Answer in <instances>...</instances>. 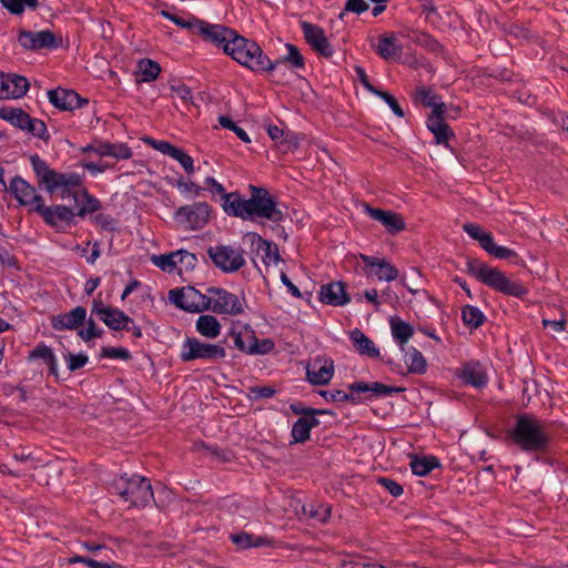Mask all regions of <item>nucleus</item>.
<instances>
[{
  "mask_svg": "<svg viewBox=\"0 0 568 568\" xmlns=\"http://www.w3.org/2000/svg\"><path fill=\"white\" fill-rule=\"evenodd\" d=\"M29 89L27 78L14 73H0V99L23 97Z\"/></svg>",
  "mask_w": 568,
  "mask_h": 568,
  "instance_id": "obj_21",
  "label": "nucleus"
},
{
  "mask_svg": "<svg viewBox=\"0 0 568 568\" xmlns=\"http://www.w3.org/2000/svg\"><path fill=\"white\" fill-rule=\"evenodd\" d=\"M210 300V308L217 314L240 315L244 312L243 302L236 294L224 288L209 287L206 290Z\"/></svg>",
  "mask_w": 568,
  "mask_h": 568,
  "instance_id": "obj_11",
  "label": "nucleus"
},
{
  "mask_svg": "<svg viewBox=\"0 0 568 568\" xmlns=\"http://www.w3.org/2000/svg\"><path fill=\"white\" fill-rule=\"evenodd\" d=\"M307 379L313 385H326L334 375V362L326 357H316L307 368Z\"/></svg>",
  "mask_w": 568,
  "mask_h": 568,
  "instance_id": "obj_22",
  "label": "nucleus"
},
{
  "mask_svg": "<svg viewBox=\"0 0 568 568\" xmlns=\"http://www.w3.org/2000/svg\"><path fill=\"white\" fill-rule=\"evenodd\" d=\"M377 484L384 487L393 497H399L403 494V487L396 480L387 477H378Z\"/></svg>",
  "mask_w": 568,
  "mask_h": 568,
  "instance_id": "obj_57",
  "label": "nucleus"
},
{
  "mask_svg": "<svg viewBox=\"0 0 568 568\" xmlns=\"http://www.w3.org/2000/svg\"><path fill=\"white\" fill-rule=\"evenodd\" d=\"M169 296L175 306L190 313H200L210 308L209 294H201L191 286L172 290Z\"/></svg>",
  "mask_w": 568,
  "mask_h": 568,
  "instance_id": "obj_9",
  "label": "nucleus"
},
{
  "mask_svg": "<svg viewBox=\"0 0 568 568\" xmlns=\"http://www.w3.org/2000/svg\"><path fill=\"white\" fill-rule=\"evenodd\" d=\"M111 488L118 494L123 501L129 503L131 506H145L153 499V490L149 479L133 475L120 476L114 479Z\"/></svg>",
  "mask_w": 568,
  "mask_h": 568,
  "instance_id": "obj_6",
  "label": "nucleus"
},
{
  "mask_svg": "<svg viewBox=\"0 0 568 568\" xmlns=\"http://www.w3.org/2000/svg\"><path fill=\"white\" fill-rule=\"evenodd\" d=\"M409 38L414 43L425 48L433 53H440L443 51V45L426 32L413 31L412 34H409Z\"/></svg>",
  "mask_w": 568,
  "mask_h": 568,
  "instance_id": "obj_42",
  "label": "nucleus"
},
{
  "mask_svg": "<svg viewBox=\"0 0 568 568\" xmlns=\"http://www.w3.org/2000/svg\"><path fill=\"white\" fill-rule=\"evenodd\" d=\"M196 331L206 338H215L221 333V324L213 315H201L196 321Z\"/></svg>",
  "mask_w": 568,
  "mask_h": 568,
  "instance_id": "obj_36",
  "label": "nucleus"
},
{
  "mask_svg": "<svg viewBox=\"0 0 568 568\" xmlns=\"http://www.w3.org/2000/svg\"><path fill=\"white\" fill-rule=\"evenodd\" d=\"M301 28L304 34V39L311 48L318 54L331 58L334 53L332 44L329 43L324 30L311 22L301 21Z\"/></svg>",
  "mask_w": 568,
  "mask_h": 568,
  "instance_id": "obj_17",
  "label": "nucleus"
},
{
  "mask_svg": "<svg viewBox=\"0 0 568 568\" xmlns=\"http://www.w3.org/2000/svg\"><path fill=\"white\" fill-rule=\"evenodd\" d=\"M92 313L95 314L110 329L121 331L129 324H133V320L119 308L105 306L102 301L94 300Z\"/></svg>",
  "mask_w": 568,
  "mask_h": 568,
  "instance_id": "obj_15",
  "label": "nucleus"
},
{
  "mask_svg": "<svg viewBox=\"0 0 568 568\" xmlns=\"http://www.w3.org/2000/svg\"><path fill=\"white\" fill-rule=\"evenodd\" d=\"M248 190L251 192L248 199H242L239 192H231L226 201L234 197V202L229 203L227 215L245 221L263 219L276 224L284 220V212L267 189L250 184Z\"/></svg>",
  "mask_w": 568,
  "mask_h": 568,
  "instance_id": "obj_2",
  "label": "nucleus"
},
{
  "mask_svg": "<svg viewBox=\"0 0 568 568\" xmlns=\"http://www.w3.org/2000/svg\"><path fill=\"white\" fill-rule=\"evenodd\" d=\"M303 510L308 517L314 518L321 523L326 521L331 517V507L327 505H308V507L304 506Z\"/></svg>",
  "mask_w": 568,
  "mask_h": 568,
  "instance_id": "obj_50",
  "label": "nucleus"
},
{
  "mask_svg": "<svg viewBox=\"0 0 568 568\" xmlns=\"http://www.w3.org/2000/svg\"><path fill=\"white\" fill-rule=\"evenodd\" d=\"M508 435L511 442L525 452H544L550 442L546 422L530 414L517 415Z\"/></svg>",
  "mask_w": 568,
  "mask_h": 568,
  "instance_id": "obj_4",
  "label": "nucleus"
},
{
  "mask_svg": "<svg viewBox=\"0 0 568 568\" xmlns=\"http://www.w3.org/2000/svg\"><path fill=\"white\" fill-rule=\"evenodd\" d=\"M65 361L68 363V368L71 372H74L77 369H80L88 363V356L84 354H71L69 353L65 356Z\"/></svg>",
  "mask_w": 568,
  "mask_h": 568,
  "instance_id": "obj_61",
  "label": "nucleus"
},
{
  "mask_svg": "<svg viewBox=\"0 0 568 568\" xmlns=\"http://www.w3.org/2000/svg\"><path fill=\"white\" fill-rule=\"evenodd\" d=\"M390 329L394 339L400 347V351L405 352V345L414 334L413 326L400 318H392Z\"/></svg>",
  "mask_w": 568,
  "mask_h": 568,
  "instance_id": "obj_32",
  "label": "nucleus"
},
{
  "mask_svg": "<svg viewBox=\"0 0 568 568\" xmlns=\"http://www.w3.org/2000/svg\"><path fill=\"white\" fill-rule=\"evenodd\" d=\"M363 207L364 212L374 221L379 222L388 233L397 234L405 230L406 225L400 214L388 210L372 207L367 203H364Z\"/></svg>",
  "mask_w": 568,
  "mask_h": 568,
  "instance_id": "obj_18",
  "label": "nucleus"
},
{
  "mask_svg": "<svg viewBox=\"0 0 568 568\" xmlns=\"http://www.w3.org/2000/svg\"><path fill=\"white\" fill-rule=\"evenodd\" d=\"M204 183L212 189L213 192H216L217 194L221 195V205L224 210V212L226 213V209H229V203L230 202H234V197H231L229 201H226L227 196L231 195V193H226L225 192V189L223 187V185L221 183H219L212 176H207L205 180H204Z\"/></svg>",
  "mask_w": 568,
  "mask_h": 568,
  "instance_id": "obj_51",
  "label": "nucleus"
},
{
  "mask_svg": "<svg viewBox=\"0 0 568 568\" xmlns=\"http://www.w3.org/2000/svg\"><path fill=\"white\" fill-rule=\"evenodd\" d=\"M466 271L483 284L503 294L524 297L528 293L520 282L511 281L498 268L490 267L478 260H468Z\"/></svg>",
  "mask_w": 568,
  "mask_h": 568,
  "instance_id": "obj_5",
  "label": "nucleus"
},
{
  "mask_svg": "<svg viewBox=\"0 0 568 568\" xmlns=\"http://www.w3.org/2000/svg\"><path fill=\"white\" fill-rule=\"evenodd\" d=\"M318 298L322 303L332 306H344L351 301L343 282H331L322 285Z\"/></svg>",
  "mask_w": 568,
  "mask_h": 568,
  "instance_id": "obj_23",
  "label": "nucleus"
},
{
  "mask_svg": "<svg viewBox=\"0 0 568 568\" xmlns=\"http://www.w3.org/2000/svg\"><path fill=\"white\" fill-rule=\"evenodd\" d=\"M207 254L215 267L224 273H234L245 265L242 251L230 245H215L207 248Z\"/></svg>",
  "mask_w": 568,
  "mask_h": 568,
  "instance_id": "obj_10",
  "label": "nucleus"
},
{
  "mask_svg": "<svg viewBox=\"0 0 568 568\" xmlns=\"http://www.w3.org/2000/svg\"><path fill=\"white\" fill-rule=\"evenodd\" d=\"M369 8L365 0H347L344 10L339 13V19H343L346 12L361 14Z\"/></svg>",
  "mask_w": 568,
  "mask_h": 568,
  "instance_id": "obj_56",
  "label": "nucleus"
},
{
  "mask_svg": "<svg viewBox=\"0 0 568 568\" xmlns=\"http://www.w3.org/2000/svg\"><path fill=\"white\" fill-rule=\"evenodd\" d=\"M7 190L14 195L20 204L32 205L33 210L34 206L41 205L43 202L42 196L37 193L36 189L20 176L13 178Z\"/></svg>",
  "mask_w": 568,
  "mask_h": 568,
  "instance_id": "obj_19",
  "label": "nucleus"
},
{
  "mask_svg": "<svg viewBox=\"0 0 568 568\" xmlns=\"http://www.w3.org/2000/svg\"><path fill=\"white\" fill-rule=\"evenodd\" d=\"M290 408L295 415H301V417L302 416H311V415L316 417V415H322V414L328 413L325 409H315V408L305 407L304 404L300 403V402L291 404Z\"/></svg>",
  "mask_w": 568,
  "mask_h": 568,
  "instance_id": "obj_59",
  "label": "nucleus"
},
{
  "mask_svg": "<svg viewBox=\"0 0 568 568\" xmlns=\"http://www.w3.org/2000/svg\"><path fill=\"white\" fill-rule=\"evenodd\" d=\"M49 101L60 110H73L80 108L88 100H82L73 90L55 89L48 92Z\"/></svg>",
  "mask_w": 568,
  "mask_h": 568,
  "instance_id": "obj_25",
  "label": "nucleus"
},
{
  "mask_svg": "<svg viewBox=\"0 0 568 568\" xmlns=\"http://www.w3.org/2000/svg\"><path fill=\"white\" fill-rule=\"evenodd\" d=\"M375 95L382 98L389 105V108L393 110V112L397 116H399V118L404 116L403 109L400 108V105L398 104L397 100L392 94H389L386 91L379 90L378 92H376Z\"/></svg>",
  "mask_w": 568,
  "mask_h": 568,
  "instance_id": "obj_62",
  "label": "nucleus"
},
{
  "mask_svg": "<svg viewBox=\"0 0 568 568\" xmlns=\"http://www.w3.org/2000/svg\"><path fill=\"white\" fill-rule=\"evenodd\" d=\"M95 152L101 156H112L116 160H126L132 156L131 149L124 143H100Z\"/></svg>",
  "mask_w": 568,
  "mask_h": 568,
  "instance_id": "obj_33",
  "label": "nucleus"
},
{
  "mask_svg": "<svg viewBox=\"0 0 568 568\" xmlns=\"http://www.w3.org/2000/svg\"><path fill=\"white\" fill-rule=\"evenodd\" d=\"M214 29L216 30V37L213 38L212 43L222 47L224 52L240 64L253 71L270 72L274 70L272 60L263 53L256 42L250 41L234 30L221 24Z\"/></svg>",
  "mask_w": 568,
  "mask_h": 568,
  "instance_id": "obj_3",
  "label": "nucleus"
},
{
  "mask_svg": "<svg viewBox=\"0 0 568 568\" xmlns=\"http://www.w3.org/2000/svg\"><path fill=\"white\" fill-rule=\"evenodd\" d=\"M485 251L496 258L511 260L517 258V253L508 247L497 245L494 237L490 240V244H487Z\"/></svg>",
  "mask_w": 568,
  "mask_h": 568,
  "instance_id": "obj_48",
  "label": "nucleus"
},
{
  "mask_svg": "<svg viewBox=\"0 0 568 568\" xmlns=\"http://www.w3.org/2000/svg\"><path fill=\"white\" fill-rule=\"evenodd\" d=\"M463 230L474 240H477L485 250L487 244H490V240L493 239L490 233L485 232L478 224L466 223L463 225Z\"/></svg>",
  "mask_w": 568,
  "mask_h": 568,
  "instance_id": "obj_46",
  "label": "nucleus"
},
{
  "mask_svg": "<svg viewBox=\"0 0 568 568\" xmlns=\"http://www.w3.org/2000/svg\"><path fill=\"white\" fill-rule=\"evenodd\" d=\"M178 187L185 193H194L195 196H201L204 189L194 183L193 181L179 180L176 183Z\"/></svg>",
  "mask_w": 568,
  "mask_h": 568,
  "instance_id": "obj_63",
  "label": "nucleus"
},
{
  "mask_svg": "<svg viewBox=\"0 0 568 568\" xmlns=\"http://www.w3.org/2000/svg\"><path fill=\"white\" fill-rule=\"evenodd\" d=\"M351 339L355 349L368 357H378L379 349L375 346L374 342L369 339L361 329L355 328L351 333Z\"/></svg>",
  "mask_w": 568,
  "mask_h": 568,
  "instance_id": "obj_29",
  "label": "nucleus"
},
{
  "mask_svg": "<svg viewBox=\"0 0 568 568\" xmlns=\"http://www.w3.org/2000/svg\"><path fill=\"white\" fill-rule=\"evenodd\" d=\"M175 267L180 268V272L184 271H192L196 264L197 258L195 254L190 253L185 250H179L175 251Z\"/></svg>",
  "mask_w": 568,
  "mask_h": 568,
  "instance_id": "obj_47",
  "label": "nucleus"
},
{
  "mask_svg": "<svg viewBox=\"0 0 568 568\" xmlns=\"http://www.w3.org/2000/svg\"><path fill=\"white\" fill-rule=\"evenodd\" d=\"M348 388L352 392H356V393L371 392L376 397L388 396V395H392L393 393H399V392L404 390V388L387 386L379 382H374L371 384H367L364 382H355L353 384H349Z\"/></svg>",
  "mask_w": 568,
  "mask_h": 568,
  "instance_id": "obj_27",
  "label": "nucleus"
},
{
  "mask_svg": "<svg viewBox=\"0 0 568 568\" xmlns=\"http://www.w3.org/2000/svg\"><path fill=\"white\" fill-rule=\"evenodd\" d=\"M140 68L143 75V80L146 82L154 81L161 72L160 64L150 59H144L140 61Z\"/></svg>",
  "mask_w": 568,
  "mask_h": 568,
  "instance_id": "obj_49",
  "label": "nucleus"
},
{
  "mask_svg": "<svg viewBox=\"0 0 568 568\" xmlns=\"http://www.w3.org/2000/svg\"><path fill=\"white\" fill-rule=\"evenodd\" d=\"M18 42L28 51L53 49L59 45L54 33L50 30L29 31L21 29L18 34Z\"/></svg>",
  "mask_w": 568,
  "mask_h": 568,
  "instance_id": "obj_14",
  "label": "nucleus"
},
{
  "mask_svg": "<svg viewBox=\"0 0 568 568\" xmlns=\"http://www.w3.org/2000/svg\"><path fill=\"white\" fill-rule=\"evenodd\" d=\"M160 13L162 17L171 20L176 26L189 30L193 34L201 36L205 41L212 42L213 38L216 37V30L214 28H219L220 24H211L193 16H189L187 19H183L172 14L168 10H161Z\"/></svg>",
  "mask_w": 568,
  "mask_h": 568,
  "instance_id": "obj_13",
  "label": "nucleus"
},
{
  "mask_svg": "<svg viewBox=\"0 0 568 568\" xmlns=\"http://www.w3.org/2000/svg\"><path fill=\"white\" fill-rule=\"evenodd\" d=\"M285 48L287 50V53L282 58L272 61V64H274V70L280 64H287L293 70H303L305 68V60L302 53L300 52L298 48L292 43H286Z\"/></svg>",
  "mask_w": 568,
  "mask_h": 568,
  "instance_id": "obj_30",
  "label": "nucleus"
},
{
  "mask_svg": "<svg viewBox=\"0 0 568 568\" xmlns=\"http://www.w3.org/2000/svg\"><path fill=\"white\" fill-rule=\"evenodd\" d=\"M376 51L385 60L398 59L402 55L403 47L397 42L395 36L390 34L381 37Z\"/></svg>",
  "mask_w": 568,
  "mask_h": 568,
  "instance_id": "obj_31",
  "label": "nucleus"
},
{
  "mask_svg": "<svg viewBox=\"0 0 568 568\" xmlns=\"http://www.w3.org/2000/svg\"><path fill=\"white\" fill-rule=\"evenodd\" d=\"M101 356L105 358L129 361L131 358L130 352L124 347H102Z\"/></svg>",
  "mask_w": 568,
  "mask_h": 568,
  "instance_id": "obj_54",
  "label": "nucleus"
},
{
  "mask_svg": "<svg viewBox=\"0 0 568 568\" xmlns=\"http://www.w3.org/2000/svg\"><path fill=\"white\" fill-rule=\"evenodd\" d=\"M252 236L257 241V248L264 252V263L277 264L281 260L280 251L276 244L262 239L260 235L253 233Z\"/></svg>",
  "mask_w": 568,
  "mask_h": 568,
  "instance_id": "obj_41",
  "label": "nucleus"
},
{
  "mask_svg": "<svg viewBox=\"0 0 568 568\" xmlns=\"http://www.w3.org/2000/svg\"><path fill=\"white\" fill-rule=\"evenodd\" d=\"M234 345L241 352L246 354H260L265 355L274 348V342L270 338L258 341L253 329L244 327L242 331L235 333L232 331Z\"/></svg>",
  "mask_w": 568,
  "mask_h": 568,
  "instance_id": "obj_12",
  "label": "nucleus"
},
{
  "mask_svg": "<svg viewBox=\"0 0 568 568\" xmlns=\"http://www.w3.org/2000/svg\"><path fill=\"white\" fill-rule=\"evenodd\" d=\"M87 328L80 329L78 332V335L85 342L91 341L92 338L101 337L103 334V331L99 327H97L95 322L92 318L85 320Z\"/></svg>",
  "mask_w": 568,
  "mask_h": 568,
  "instance_id": "obj_55",
  "label": "nucleus"
},
{
  "mask_svg": "<svg viewBox=\"0 0 568 568\" xmlns=\"http://www.w3.org/2000/svg\"><path fill=\"white\" fill-rule=\"evenodd\" d=\"M373 274L379 281L392 282L397 278L398 270L387 260L381 258L377 266L373 270Z\"/></svg>",
  "mask_w": 568,
  "mask_h": 568,
  "instance_id": "obj_45",
  "label": "nucleus"
},
{
  "mask_svg": "<svg viewBox=\"0 0 568 568\" xmlns=\"http://www.w3.org/2000/svg\"><path fill=\"white\" fill-rule=\"evenodd\" d=\"M171 91L174 92V94L178 99H180L183 106L189 110L190 104H193L191 89L185 84H176V85H171Z\"/></svg>",
  "mask_w": 568,
  "mask_h": 568,
  "instance_id": "obj_53",
  "label": "nucleus"
},
{
  "mask_svg": "<svg viewBox=\"0 0 568 568\" xmlns=\"http://www.w3.org/2000/svg\"><path fill=\"white\" fill-rule=\"evenodd\" d=\"M225 357L226 351L221 344L202 342L196 337H186L180 352V359L183 363L196 359L217 362Z\"/></svg>",
  "mask_w": 568,
  "mask_h": 568,
  "instance_id": "obj_7",
  "label": "nucleus"
},
{
  "mask_svg": "<svg viewBox=\"0 0 568 568\" xmlns=\"http://www.w3.org/2000/svg\"><path fill=\"white\" fill-rule=\"evenodd\" d=\"M250 394L255 398H271L275 394L272 386H254L250 388Z\"/></svg>",
  "mask_w": 568,
  "mask_h": 568,
  "instance_id": "obj_64",
  "label": "nucleus"
},
{
  "mask_svg": "<svg viewBox=\"0 0 568 568\" xmlns=\"http://www.w3.org/2000/svg\"><path fill=\"white\" fill-rule=\"evenodd\" d=\"M36 358L43 359L49 366L50 373L58 376L57 358L50 347L44 344L34 347L29 354V359Z\"/></svg>",
  "mask_w": 568,
  "mask_h": 568,
  "instance_id": "obj_40",
  "label": "nucleus"
},
{
  "mask_svg": "<svg viewBox=\"0 0 568 568\" xmlns=\"http://www.w3.org/2000/svg\"><path fill=\"white\" fill-rule=\"evenodd\" d=\"M230 539L239 549L261 547L267 544V539L265 537L255 536L245 531L232 534Z\"/></svg>",
  "mask_w": 568,
  "mask_h": 568,
  "instance_id": "obj_37",
  "label": "nucleus"
},
{
  "mask_svg": "<svg viewBox=\"0 0 568 568\" xmlns=\"http://www.w3.org/2000/svg\"><path fill=\"white\" fill-rule=\"evenodd\" d=\"M0 118L26 131L28 130L31 120V116L19 108H1Z\"/></svg>",
  "mask_w": 568,
  "mask_h": 568,
  "instance_id": "obj_34",
  "label": "nucleus"
},
{
  "mask_svg": "<svg viewBox=\"0 0 568 568\" xmlns=\"http://www.w3.org/2000/svg\"><path fill=\"white\" fill-rule=\"evenodd\" d=\"M320 420L314 416H302L300 417L292 427V438L291 444L305 443L310 439L311 429L318 426Z\"/></svg>",
  "mask_w": 568,
  "mask_h": 568,
  "instance_id": "obj_26",
  "label": "nucleus"
},
{
  "mask_svg": "<svg viewBox=\"0 0 568 568\" xmlns=\"http://www.w3.org/2000/svg\"><path fill=\"white\" fill-rule=\"evenodd\" d=\"M211 206L206 202L183 205L174 212V220L184 229L201 230L210 220Z\"/></svg>",
  "mask_w": 568,
  "mask_h": 568,
  "instance_id": "obj_8",
  "label": "nucleus"
},
{
  "mask_svg": "<svg viewBox=\"0 0 568 568\" xmlns=\"http://www.w3.org/2000/svg\"><path fill=\"white\" fill-rule=\"evenodd\" d=\"M427 128L434 134L437 144L448 146V141L454 136V132L444 119L428 116Z\"/></svg>",
  "mask_w": 568,
  "mask_h": 568,
  "instance_id": "obj_28",
  "label": "nucleus"
},
{
  "mask_svg": "<svg viewBox=\"0 0 568 568\" xmlns=\"http://www.w3.org/2000/svg\"><path fill=\"white\" fill-rule=\"evenodd\" d=\"M460 378L465 384L476 388L485 387L487 384V375L478 365H467L463 368Z\"/></svg>",
  "mask_w": 568,
  "mask_h": 568,
  "instance_id": "obj_35",
  "label": "nucleus"
},
{
  "mask_svg": "<svg viewBox=\"0 0 568 568\" xmlns=\"http://www.w3.org/2000/svg\"><path fill=\"white\" fill-rule=\"evenodd\" d=\"M439 466V460L434 456L415 457L410 462L412 471L417 476H426Z\"/></svg>",
  "mask_w": 568,
  "mask_h": 568,
  "instance_id": "obj_39",
  "label": "nucleus"
},
{
  "mask_svg": "<svg viewBox=\"0 0 568 568\" xmlns=\"http://www.w3.org/2000/svg\"><path fill=\"white\" fill-rule=\"evenodd\" d=\"M417 98L419 102L427 108H432L438 100H440L439 97L436 95L430 89L426 88H420L417 90Z\"/></svg>",
  "mask_w": 568,
  "mask_h": 568,
  "instance_id": "obj_60",
  "label": "nucleus"
},
{
  "mask_svg": "<svg viewBox=\"0 0 568 568\" xmlns=\"http://www.w3.org/2000/svg\"><path fill=\"white\" fill-rule=\"evenodd\" d=\"M87 318V310L78 306L68 313L53 316L51 320L52 327L57 331L78 329L82 326Z\"/></svg>",
  "mask_w": 568,
  "mask_h": 568,
  "instance_id": "obj_24",
  "label": "nucleus"
},
{
  "mask_svg": "<svg viewBox=\"0 0 568 568\" xmlns=\"http://www.w3.org/2000/svg\"><path fill=\"white\" fill-rule=\"evenodd\" d=\"M32 169L40 184H44L49 193L60 192L61 197H73L74 209H78L77 215L84 216L100 209L99 200L89 195L85 189H82V178L78 173H59L49 168L38 154L30 156Z\"/></svg>",
  "mask_w": 568,
  "mask_h": 568,
  "instance_id": "obj_1",
  "label": "nucleus"
},
{
  "mask_svg": "<svg viewBox=\"0 0 568 568\" xmlns=\"http://www.w3.org/2000/svg\"><path fill=\"white\" fill-rule=\"evenodd\" d=\"M34 211L38 212L42 219L52 227L62 229L73 223V219L77 215L74 209L65 205H41L34 206Z\"/></svg>",
  "mask_w": 568,
  "mask_h": 568,
  "instance_id": "obj_16",
  "label": "nucleus"
},
{
  "mask_svg": "<svg viewBox=\"0 0 568 568\" xmlns=\"http://www.w3.org/2000/svg\"><path fill=\"white\" fill-rule=\"evenodd\" d=\"M29 133L37 138H41L47 140L49 135H47V125L42 120L31 118L28 130Z\"/></svg>",
  "mask_w": 568,
  "mask_h": 568,
  "instance_id": "obj_58",
  "label": "nucleus"
},
{
  "mask_svg": "<svg viewBox=\"0 0 568 568\" xmlns=\"http://www.w3.org/2000/svg\"><path fill=\"white\" fill-rule=\"evenodd\" d=\"M153 263L162 271L172 272L175 268V252L170 254L153 255Z\"/></svg>",
  "mask_w": 568,
  "mask_h": 568,
  "instance_id": "obj_52",
  "label": "nucleus"
},
{
  "mask_svg": "<svg viewBox=\"0 0 568 568\" xmlns=\"http://www.w3.org/2000/svg\"><path fill=\"white\" fill-rule=\"evenodd\" d=\"M462 318L466 326L470 328H478L485 322L484 313L471 305H466L462 308Z\"/></svg>",
  "mask_w": 568,
  "mask_h": 568,
  "instance_id": "obj_43",
  "label": "nucleus"
},
{
  "mask_svg": "<svg viewBox=\"0 0 568 568\" xmlns=\"http://www.w3.org/2000/svg\"><path fill=\"white\" fill-rule=\"evenodd\" d=\"M153 149L161 152L162 154L169 155L170 158L178 161L187 174L194 173V161L185 153L182 149L171 144L168 141L146 139L145 140Z\"/></svg>",
  "mask_w": 568,
  "mask_h": 568,
  "instance_id": "obj_20",
  "label": "nucleus"
},
{
  "mask_svg": "<svg viewBox=\"0 0 568 568\" xmlns=\"http://www.w3.org/2000/svg\"><path fill=\"white\" fill-rule=\"evenodd\" d=\"M1 4L11 14L21 16L26 8L30 10H37L39 7V0H1Z\"/></svg>",
  "mask_w": 568,
  "mask_h": 568,
  "instance_id": "obj_44",
  "label": "nucleus"
},
{
  "mask_svg": "<svg viewBox=\"0 0 568 568\" xmlns=\"http://www.w3.org/2000/svg\"><path fill=\"white\" fill-rule=\"evenodd\" d=\"M405 363L409 373L424 374L426 372V359L415 347H412L408 351L405 349Z\"/></svg>",
  "mask_w": 568,
  "mask_h": 568,
  "instance_id": "obj_38",
  "label": "nucleus"
}]
</instances>
